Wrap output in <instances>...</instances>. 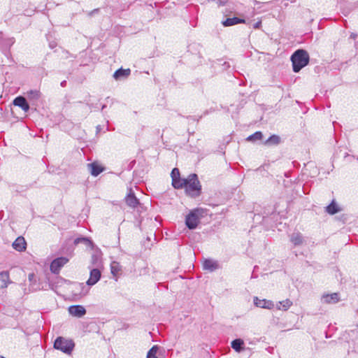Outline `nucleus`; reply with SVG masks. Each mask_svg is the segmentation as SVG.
Returning a JSON list of instances; mask_svg holds the SVG:
<instances>
[{
    "instance_id": "nucleus-1",
    "label": "nucleus",
    "mask_w": 358,
    "mask_h": 358,
    "mask_svg": "<svg viewBox=\"0 0 358 358\" xmlns=\"http://www.w3.org/2000/svg\"><path fill=\"white\" fill-rule=\"evenodd\" d=\"M184 183L182 188H185V193L188 196L193 198L200 196L201 193V185L196 174H189L187 178H185Z\"/></svg>"
},
{
    "instance_id": "nucleus-2",
    "label": "nucleus",
    "mask_w": 358,
    "mask_h": 358,
    "mask_svg": "<svg viewBox=\"0 0 358 358\" xmlns=\"http://www.w3.org/2000/svg\"><path fill=\"white\" fill-rule=\"evenodd\" d=\"M309 59V55L306 50L302 49L296 50L291 56L294 72H299L308 64Z\"/></svg>"
},
{
    "instance_id": "nucleus-3",
    "label": "nucleus",
    "mask_w": 358,
    "mask_h": 358,
    "mask_svg": "<svg viewBox=\"0 0 358 358\" xmlns=\"http://www.w3.org/2000/svg\"><path fill=\"white\" fill-rule=\"evenodd\" d=\"M74 346L75 344L72 340L61 336L57 338L54 343V348L55 349L67 355H70L72 352Z\"/></svg>"
},
{
    "instance_id": "nucleus-4",
    "label": "nucleus",
    "mask_w": 358,
    "mask_h": 358,
    "mask_svg": "<svg viewBox=\"0 0 358 358\" xmlns=\"http://www.w3.org/2000/svg\"><path fill=\"white\" fill-rule=\"evenodd\" d=\"M200 212L198 209L192 210L185 219V224L189 229H195L199 222Z\"/></svg>"
},
{
    "instance_id": "nucleus-5",
    "label": "nucleus",
    "mask_w": 358,
    "mask_h": 358,
    "mask_svg": "<svg viewBox=\"0 0 358 358\" xmlns=\"http://www.w3.org/2000/svg\"><path fill=\"white\" fill-rule=\"evenodd\" d=\"M172 178V185L175 189H182L184 183L185 178H181L180 176L179 169L174 168L171 173Z\"/></svg>"
},
{
    "instance_id": "nucleus-6",
    "label": "nucleus",
    "mask_w": 358,
    "mask_h": 358,
    "mask_svg": "<svg viewBox=\"0 0 358 358\" xmlns=\"http://www.w3.org/2000/svg\"><path fill=\"white\" fill-rule=\"evenodd\" d=\"M69 259L66 257H58L54 259L50 264V271L53 273H59L62 267H63Z\"/></svg>"
},
{
    "instance_id": "nucleus-7",
    "label": "nucleus",
    "mask_w": 358,
    "mask_h": 358,
    "mask_svg": "<svg viewBox=\"0 0 358 358\" xmlns=\"http://www.w3.org/2000/svg\"><path fill=\"white\" fill-rule=\"evenodd\" d=\"M253 302L255 306L261 308L271 310L274 308V303L272 301L267 299H260L257 296H255Z\"/></svg>"
},
{
    "instance_id": "nucleus-8",
    "label": "nucleus",
    "mask_w": 358,
    "mask_h": 358,
    "mask_svg": "<svg viewBox=\"0 0 358 358\" xmlns=\"http://www.w3.org/2000/svg\"><path fill=\"white\" fill-rule=\"evenodd\" d=\"M101 276V273L98 268H92L90 273V278L87 280L86 284L88 286H93L98 282Z\"/></svg>"
},
{
    "instance_id": "nucleus-9",
    "label": "nucleus",
    "mask_w": 358,
    "mask_h": 358,
    "mask_svg": "<svg viewBox=\"0 0 358 358\" xmlns=\"http://www.w3.org/2000/svg\"><path fill=\"white\" fill-rule=\"evenodd\" d=\"M69 313L76 317H82L86 313L85 308L81 305H73L69 307Z\"/></svg>"
},
{
    "instance_id": "nucleus-10",
    "label": "nucleus",
    "mask_w": 358,
    "mask_h": 358,
    "mask_svg": "<svg viewBox=\"0 0 358 358\" xmlns=\"http://www.w3.org/2000/svg\"><path fill=\"white\" fill-rule=\"evenodd\" d=\"M340 301L339 294L338 293L324 294L321 296V303L326 304H334Z\"/></svg>"
},
{
    "instance_id": "nucleus-11",
    "label": "nucleus",
    "mask_w": 358,
    "mask_h": 358,
    "mask_svg": "<svg viewBox=\"0 0 358 358\" xmlns=\"http://www.w3.org/2000/svg\"><path fill=\"white\" fill-rule=\"evenodd\" d=\"M203 268L210 272L215 271L219 268L218 262L212 259H206L203 261Z\"/></svg>"
},
{
    "instance_id": "nucleus-12",
    "label": "nucleus",
    "mask_w": 358,
    "mask_h": 358,
    "mask_svg": "<svg viewBox=\"0 0 358 358\" xmlns=\"http://www.w3.org/2000/svg\"><path fill=\"white\" fill-rule=\"evenodd\" d=\"M13 104L21 108L24 112H27L29 110V106L26 99L22 96L16 97L13 100Z\"/></svg>"
},
{
    "instance_id": "nucleus-13",
    "label": "nucleus",
    "mask_w": 358,
    "mask_h": 358,
    "mask_svg": "<svg viewBox=\"0 0 358 358\" xmlns=\"http://www.w3.org/2000/svg\"><path fill=\"white\" fill-rule=\"evenodd\" d=\"M0 282H1L0 289H6L10 284L12 283V281L10 280L8 271H3L0 272Z\"/></svg>"
},
{
    "instance_id": "nucleus-14",
    "label": "nucleus",
    "mask_w": 358,
    "mask_h": 358,
    "mask_svg": "<svg viewBox=\"0 0 358 358\" xmlns=\"http://www.w3.org/2000/svg\"><path fill=\"white\" fill-rule=\"evenodd\" d=\"M131 73V70L129 69H124L122 68H120L115 71L113 74V78L115 80H121L124 79L129 77V76Z\"/></svg>"
},
{
    "instance_id": "nucleus-15",
    "label": "nucleus",
    "mask_w": 358,
    "mask_h": 358,
    "mask_svg": "<svg viewBox=\"0 0 358 358\" xmlns=\"http://www.w3.org/2000/svg\"><path fill=\"white\" fill-rule=\"evenodd\" d=\"M13 247L19 252L24 250L26 249V241L24 238L22 236L17 238L13 243Z\"/></svg>"
},
{
    "instance_id": "nucleus-16",
    "label": "nucleus",
    "mask_w": 358,
    "mask_h": 358,
    "mask_svg": "<svg viewBox=\"0 0 358 358\" xmlns=\"http://www.w3.org/2000/svg\"><path fill=\"white\" fill-rule=\"evenodd\" d=\"M125 199L127 204L132 208H136L139 204L138 199L136 197L131 189H130Z\"/></svg>"
},
{
    "instance_id": "nucleus-17",
    "label": "nucleus",
    "mask_w": 358,
    "mask_h": 358,
    "mask_svg": "<svg viewBox=\"0 0 358 358\" xmlns=\"http://www.w3.org/2000/svg\"><path fill=\"white\" fill-rule=\"evenodd\" d=\"M122 271V266L117 262H112L110 264V272L112 275L115 278V280H117V278L120 275Z\"/></svg>"
},
{
    "instance_id": "nucleus-18",
    "label": "nucleus",
    "mask_w": 358,
    "mask_h": 358,
    "mask_svg": "<svg viewBox=\"0 0 358 358\" xmlns=\"http://www.w3.org/2000/svg\"><path fill=\"white\" fill-rule=\"evenodd\" d=\"M87 166L91 175L93 176H99L103 171V169L100 165L94 162L88 164Z\"/></svg>"
},
{
    "instance_id": "nucleus-19",
    "label": "nucleus",
    "mask_w": 358,
    "mask_h": 358,
    "mask_svg": "<svg viewBox=\"0 0 358 358\" xmlns=\"http://www.w3.org/2000/svg\"><path fill=\"white\" fill-rule=\"evenodd\" d=\"M326 212L329 215H334L340 211H341V208L338 206V205L336 203V202L333 200L330 204H329L325 208Z\"/></svg>"
},
{
    "instance_id": "nucleus-20",
    "label": "nucleus",
    "mask_w": 358,
    "mask_h": 358,
    "mask_svg": "<svg viewBox=\"0 0 358 358\" xmlns=\"http://www.w3.org/2000/svg\"><path fill=\"white\" fill-rule=\"evenodd\" d=\"M244 22H245V20L243 19L234 17L227 18L225 20H224L222 22V24L224 27H230V26H233V25H235V24H237L239 23H244Z\"/></svg>"
},
{
    "instance_id": "nucleus-21",
    "label": "nucleus",
    "mask_w": 358,
    "mask_h": 358,
    "mask_svg": "<svg viewBox=\"0 0 358 358\" xmlns=\"http://www.w3.org/2000/svg\"><path fill=\"white\" fill-rule=\"evenodd\" d=\"M27 96L30 101L36 102L41 97V92L37 90H31L27 92Z\"/></svg>"
},
{
    "instance_id": "nucleus-22",
    "label": "nucleus",
    "mask_w": 358,
    "mask_h": 358,
    "mask_svg": "<svg viewBox=\"0 0 358 358\" xmlns=\"http://www.w3.org/2000/svg\"><path fill=\"white\" fill-rule=\"evenodd\" d=\"M290 241L294 245H300L303 241V236L299 232H294L290 236Z\"/></svg>"
},
{
    "instance_id": "nucleus-23",
    "label": "nucleus",
    "mask_w": 358,
    "mask_h": 358,
    "mask_svg": "<svg viewBox=\"0 0 358 358\" xmlns=\"http://www.w3.org/2000/svg\"><path fill=\"white\" fill-rule=\"evenodd\" d=\"M280 142V138L278 135H272L264 142L265 145H275Z\"/></svg>"
},
{
    "instance_id": "nucleus-24",
    "label": "nucleus",
    "mask_w": 358,
    "mask_h": 358,
    "mask_svg": "<svg viewBox=\"0 0 358 358\" xmlns=\"http://www.w3.org/2000/svg\"><path fill=\"white\" fill-rule=\"evenodd\" d=\"M243 345L244 341L241 338H236L231 342V348L238 352L242 351Z\"/></svg>"
},
{
    "instance_id": "nucleus-25",
    "label": "nucleus",
    "mask_w": 358,
    "mask_h": 358,
    "mask_svg": "<svg viewBox=\"0 0 358 358\" xmlns=\"http://www.w3.org/2000/svg\"><path fill=\"white\" fill-rule=\"evenodd\" d=\"M292 305V302L289 299H286L282 301L279 302V306H278V309L287 310L289 308V307Z\"/></svg>"
},
{
    "instance_id": "nucleus-26",
    "label": "nucleus",
    "mask_w": 358,
    "mask_h": 358,
    "mask_svg": "<svg viewBox=\"0 0 358 358\" xmlns=\"http://www.w3.org/2000/svg\"><path fill=\"white\" fill-rule=\"evenodd\" d=\"M263 137V134L261 131H256L253 134L247 137L246 141L250 142H255L257 140H261Z\"/></svg>"
},
{
    "instance_id": "nucleus-27",
    "label": "nucleus",
    "mask_w": 358,
    "mask_h": 358,
    "mask_svg": "<svg viewBox=\"0 0 358 358\" xmlns=\"http://www.w3.org/2000/svg\"><path fill=\"white\" fill-rule=\"evenodd\" d=\"M158 345H153L148 352L146 358H157Z\"/></svg>"
},
{
    "instance_id": "nucleus-28",
    "label": "nucleus",
    "mask_w": 358,
    "mask_h": 358,
    "mask_svg": "<svg viewBox=\"0 0 358 358\" xmlns=\"http://www.w3.org/2000/svg\"><path fill=\"white\" fill-rule=\"evenodd\" d=\"M80 243H85L86 244L90 243V241L87 238H77L74 241L75 244H78Z\"/></svg>"
},
{
    "instance_id": "nucleus-29",
    "label": "nucleus",
    "mask_w": 358,
    "mask_h": 358,
    "mask_svg": "<svg viewBox=\"0 0 358 358\" xmlns=\"http://www.w3.org/2000/svg\"><path fill=\"white\" fill-rule=\"evenodd\" d=\"M75 286L77 289H85V285H83V283H76L75 284Z\"/></svg>"
},
{
    "instance_id": "nucleus-30",
    "label": "nucleus",
    "mask_w": 358,
    "mask_h": 358,
    "mask_svg": "<svg viewBox=\"0 0 358 358\" xmlns=\"http://www.w3.org/2000/svg\"><path fill=\"white\" fill-rule=\"evenodd\" d=\"M261 24H262V22H261V21H258V22H257L256 23H255V24H253V27H254L255 29H258V28H259V27H260Z\"/></svg>"
},
{
    "instance_id": "nucleus-31",
    "label": "nucleus",
    "mask_w": 358,
    "mask_h": 358,
    "mask_svg": "<svg viewBox=\"0 0 358 358\" xmlns=\"http://www.w3.org/2000/svg\"><path fill=\"white\" fill-rule=\"evenodd\" d=\"M357 34L355 33H351L350 36V38L353 39V40H355L357 38Z\"/></svg>"
},
{
    "instance_id": "nucleus-32",
    "label": "nucleus",
    "mask_w": 358,
    "mask_h": 358,
    "mask_svg": "<svg viewBox=\"0 0 358 358\" xmlns=\"http://www.w3.org/2000/svg\"><path fill=\"white\" fill-rule=\"evenodd\" d=\"M92 261H93V263H95L97 261V257L94 255L92 256Z\"/></svg>"
},
{
    "instance_id": "nucleus-33",
    "label": "nucleus",
    "mask_w": 358,
    "mask_h": 358,
    "mask_svg": "<svg viewBox=\"0 0 358 358\" xmlns=\"http://www.w3.org/2000/svg\"><path fill=\"white\" fill-rule=\"evenodd\" d=\"M66 82L65 80L62 81V82L61 83V85H62V87H64V86L66 85Z\"/></svg>"
},
{
    "instance_id": "nucleus-34",
    "label": "nucleus",
    "mask_w": 358,
    "mask_h": 358,
    "mask_svg": "<svg viewBox=\"0 0 358 358\" xmlns=\"http://www.w3.org/2000/svg\"><path fill=\"white\" fill-rule=\"evenodd\" d=\"M34 276V274L31 273V274H29V279L31 280V278H32V277Z\"/></svg>"
},
{
    "instance_id": "nucleus-35",
    "label": "nucleus",
    "mask_w": 358,
    "mask_h": 358,
    "mask_svg": "<svg viewBox=\"0 0 358 358\" xmlns=\"http://www.w3.org/2000/svg\"><path fill=\"white\" fill-rule=\"evenodd\" d=\"M106 105H103L102 107H101V110H104V108H106Z\"/></svg>"
},
{
    "instance_id": "nucleus-36",
    "label": "nucleus",
    "mask_w": 358,
    "mask_h": 358,
    "mask_svg": "<svg viewBox=\"0 0 358 358\" xmlns=\"http://www.w3.org/2000/svg\"><path fill=\"white\" fill-rule=\"evenodd\" d=\"M87 293V290H85V292H82L81 294L85 295V294H86Z\"/></svg>"
},
{
    "instance_id": "nucleus-37",
    "label": "nucleus",
    "mask_w": 358,
    "mask_h": 358,
    "mask_svg": "<svg viewBox=\"0 0 358 358\" xmlns=\"http://www.w3.org/2000/svg\"><path fill=\"white\" fill-rule=\"evenodd\" d=\"M54 44L50 45V48H53Z\"/></svg>"
},
{
    "instance_id": "nucleus-38",
    "label": "nucleus",
    "mask_w": 358,
    "mask_h": 358,
    "mask_svg": "<svg viewBox=\"0 0 358 358\" xmlns=\"http://www.w3.org/2000/svg\"><path fill=\"white\" fill-rule=\"evenodd\" d=\"M54 44L50 45V48H53Z\"/></svg>"
},
{
    "instance_id": "nucleus-39",
    "label": "nucleus",
    "mask_w": 358,
    "mask_h": 358,
    "mask_svg": "<svg viewBox=\"0 0 358 358\" xmlns=\"http://www.w3.org/2000/svg\"><path fill=\"white\" fill-rule=\"evenodd\" d=\"M99 127H100V126H98V127H96L97 130H99Z\"/></svg>"
},
{
    "instance_id": "nucleus-40",
    "label": "nucleus",
    "mask_w": 358,
    "mask_h": 358,
    "mask_svg": "<svg viewBox=\"0 0 358 358\" xmlns=\"http://www.w3.org/2000/svg\"><path fill=\"white\" fill-rule=\"evenodd\" d=\"M357 327H358V324H357Z\"/></svg>"
}]
</instances>
